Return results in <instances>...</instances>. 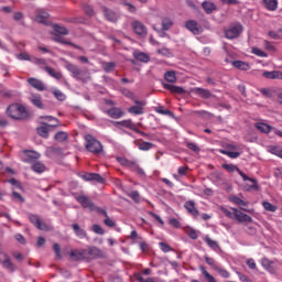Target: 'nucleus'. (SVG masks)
Wrapping results in <instances>:
<instances>
[{"label": "nucleus", "mask_w": 282, "mask_h": 282, "mask_svg": "<svg viewBox=\"0 0 282 282\" xmlns=\"http://www.w3.org/2000/svg\"><path fill=\"white\" fill-rule=\"evenodd\" d=\"M7 113L13 120H28L30 118V113L24 106L20 104H12L7 108Z\"/></svg>", "instance_id": "obj_1"}, {"label": "nucleus", "mask_w": 282, "mask_h": 282, "mask_svg": "<svg viewBox=\"0 0 282 282\" xmlns=\"http://www.w3.org/2000/svg\"><path fill=\"white\" fill-rule=\"evenodd\" d=\"M65 68L67 69V72H69L73 76V78H75V80H79L80 83H89V79L91 78L89 76V73L80 69L78 66L72 64V63H67Z\"/></svg>", "instance_id": "obj_2"}, {"label": "nucleus", "mask_w": 282, "mask_h": 282, "mask_svg": "<svg viewBox=\"0 0 282 282\" xmlns=\"http://www.w3.org/2000/svg\"><path fill=\"white\" fill-rule=\"evenodd\" d=\"M85 140L87 151L94 153V155H100V153L102 152V143L90 134H87L85 137Z\"/></svg>", "instance_id": "obj_3"}, {"label": "nucleus", "mask_w": 282, "mask_h": 282, "mask_svg": "<svg viewBox=\"0 0 282 282\" xmlns=\"http://www.w3.org/2000/svg\"><path fill=\"white\" fill-rule=\"evenodd\" d=\"M223 169H225V171H228V173H235V171L240 175V177H242L243 182H251L252 185H250V188H258L257 186V180L246 175V173H243L237 165H232V164H223Z\"/></svg>", "instance_id": "obj_4"}, {"label": "nucleus", "mask_w": 282, "mask_h": 282, "mask_svg": "<svg viewBox=\"0 0 282 282\" xmlns=\"http://www.w3.org/2000/svg\"><path fill=\"white\" fill-rule=\"evenodd\" d=\"M243 32V25L240 23L234 24L229 26L227 30H225V36L226 39H229L232 41V39H238V36Z\"/></svg>", "instance_id": "obj_5"}, {"label": "nucleus", "mask_w": 282, "mask_h": 282, "mask_svg": "<svg viewBox=\"0 0 282 282\" xmlns=\"http://www.w3.org/2000/svg\"><path fill=\"white\" fill-rule=\"evenodd\" d=\"M0 264L4 270H8V272H15L17 265L12 262V259H10V256L6 252H0Z\"/></svg>", "instance_id": "obj_6"}, {"label": "nucleus", "mask_w": 282, "mask_h": 282, "mask_svg": "<svg viewBox=\"0 0 282 282\" xmlns=\"http://www.w3.org/2000/svg\"><path fill=\"white\" fill-rule=\"evenodd\" d=\"M75 199L76 202H78V204H80V206H83L84 208H88L90 213H94V210H96V204H94V202H91L88 196L77 195L75 196Z\"/></svg>", "instance_id": "obj_7"}, {"label": "nucleus", "mask_w": 282, "mask_h": 282, "mask_svg": "<svg viewBox=\"0 0 282 282\" xmlns=\"http://www.w3.org/2000/svg\"><path fill=\"white\" fill-rule=\"evenodd\" d=\"M133 102L135 106L128 108V111L132 116H142V113H144V105H147V102L140 101L138 99H134Z\"/></svg>", "instance_id": "obj_8"}, {"label": "nucleus", "mask_w": 282, "mask_h": 282, "mask_svg": "<svg viewBox=\"0 0 282 282\" xmlns=\"http://www.w3.org/2000/svg\"><path fill=\"white\" fill-rule=\"evenodd\" d=\"M231 210L235 213L234 219H237L239 224H243L246 221L247 224H252V218L248 214H243L238 208L232 207Z\"/></svg>", "instance_id": "obj_9"}, {"label": "nucleus", "mask_w": 282, "mask_h": 282, "mask_svg": "<svg viewBox=\"0 0 282 282\" xmlns=\"http://www.w3.org/2000/svg\"><path fill=\"white\" fill-rule=\"evenodd\" d=\"M132 30L134 33L138 34V36H147L148 34V29H147V25H144V23L135 20L132 22Z\"/></svg>", "instance_id": "obj_10"}, {"label": "nucleus", "mask_w": 282, "mask_h": 282, "mask_svg": "<svg viewBox=\"0 0 282 282\" xmlns=\"http://www.w3.org/2000/svg\"><path fill=\"white\" fill-rule=\"evenodd\" d=\"M105 113L109 116V118H112V120H120V118H123L124 116V112L120 107H112L110 109H107Z\"/></svg>", "instance_id": "obj_11"}, {"label": "nucleus", "mask_w": 282, "mask_h": 282, "mask_svg": "<svg viewBox=\"0 0 282 282\" xmlns=\"http://www.w3.org/2000/svg\"><path fill=\"white\" fill-rule=\"evenodd\" d=\"M29 220H30L31 224H33V226H35V228H37L39 230H47V226L45 225V223H43V220H41V218L39 217V215H34V214L29 215Z\"/></svg>", "instance_id": "obj_12"}, {"label": "nucleus", "mask_w": 282, "mask_h": 282, "mask_svg": "<svg viewBox=\"0 0 282 282\" xmlns=\"http://www.w3.org/2000/svg\"><path fill=\"white\" fill-rule=\"evenodd\" d=\"M82 180H84V182H98V184L105 182V178L98 173H86L82 175Z\"/></svg>", "instance_id": "obj_13"}, {"label": "nucleus", "mask_w": 282, "mask_h": 282, "mask_svg": "<svg viewBox=\"0 0 282 282\" xmlns=\"http://www.w3.org/2000/svg\"><path fill=\"white\" fill-rule=\"evenodd\" d=\"M102 12L107 21H111L112 23H116L120 19V14L116 13V11H112L111 9L104 7Z\"/></svg>", "instance_id": "obj_14"}, {"label": "nucleus", "mask_w": 282, "mask_h": 282, "mask_svg": "<svg viewBox=\"0 0 282 282\" xmlns=\"http://www.w3.org/2000/svg\"><path fill=\"white\" fill-rule=\"evenodd\" d=\"M193 94H195L196 96H199V98H203L204 100H208L210 98H213V93H210V90L206 89V88H193Z\"/></svg>", "instance_id": "obj_15"}, {"label": "nucleus", "mask_w": 282, "mask_h": 282, "mask_svg": "<svg viewBox=\"0 0 282 282\" xmlns=\"http://www.w3.org/2000/svg\"><path fill=\"white\" fill-rule=\"evenodd\" d=\"M184 208L195 219H197V217H199V210L195 208V202H193V200L185 202Z\"/></svg>", "instance_id": "obj_16"}, {"label": "nucleus", "mask_w": 282, "mask_h": 282, "mask_svg": "<svg viewBox=\"0 0 282 282\" xmlns=\"http://www.w3.org/2000/svg\"><path fill=\"white\" fill-rule=\"evenodd\" d=\"M185 26L189 32H192V34H202V25H199L195 20L187 21Z\"/></svg>", "instance_id": "obj_17"}, {"label": "nucleus", "mask_w": 282, "mask_h": 282, "mask_svg": "<svg viewBox=\"0 0 282 282\" xmlns=\"http://www.w3.org/2000/svg\"><path fill=\"white\" fill-rule=\"evenodd\" d=\"M28 83L33 89H36L37 91H45V84L41 79H36L34 77H31L28 79Z\"/></svg>", "instance_id": "obj_18"}, {"label": "nucleus", "mask_w": 282, "mask_h": 282, "mask_svg": "<svg viewBox=\"0 0 282 282\" xmlns=\"http://www.w3.org/2000/svg\"><path fill=\"white\" fill-rule=\"evenodd\" d=\"M164 89H167L172 94H177L178 96H184L186 94V89L180 86H175L173 84H163Z\"/></svg>", "instance_id": "obj_19"}, {"label": "nucleus", "mask_w": 282, "mask_h": 282, "mask_svg": "<svg viewBox=\"0 0 282 282\" xmlns=\"http://www.w3.org/2000/svg\"><path fill=\"white\" fill-rule=\"evenodd\" d=\"M117 162L120 163L121 166H126V169H129L130 171H133V167L135 166V161H131L127 158L117 156Z\"/></svg>", "instance_id": "obj_20"}, {"label": "nucleus", "mask_w": 282, "mask_h": 282, "mask_svg": "<svg viewBox=\"0 0 282 282\" xmlns=\"http://www.w3.org/2000/svg\"><path fill=\"white\" fill-rule=\"evenodd\" d=\"M54 41H55L56 43H62V45H70V47H75V50H80V52H85V50H84L82 46L76 45V44H74V43L70 42V41H65V40H63V37H61V35H58V34H55V35H54Z\"/></svg>", "instance_id": "obj_21"}, {"label": "nucleus", "mask_w": 282, "mask_h": 282, "mask_svg": "<svg viewBox=\"0 0 282 282\" xmlns=\"http://www.w3.org/2000/svg\"><path fill=\"white\" fill-rule=\"evenodd\" d=\"M261 265H262V268H264V270H267V272L274 274V262L273 261H271L268 258H262Z\"/></svg>", "instance_id": "obj_22"}, {"label": "nucleus", "mask_w": 282, "mask_h": 282, "mask_svg": "<svg viewBox=\"0 0 282 282\" xmlns=\"http://www.w3.org/2000/svg\"><path fill=\"white\" fill-rule=\"evenodd\" d=\"M116 124H120V127H124L126 129H130V131H138V127H135V123L131 119H126L122 121H117Z\"/></svg>", "instance_id": "obj_23"}, {"label": "nucleus", "mask_w": 282, "mask_h": 282, "mask_svg": "<svg viewBox=\"0 0 282 282\" xmlns=\"http://www.w3.org/2000/svg\"><path fill=\"white\" fill-rule=\"evenodd\" d=\"M263 4L269 12H275L279 8V0H263Z\"/></svg>", "instance_id": "obj_24"}, {"label": "nucleus", "mask_w": 282, "mask_h": 282, "mask_svg": "<svg viewBox=\"0 0 282 282\" xmlns=\"http://www.w3.org/2000/svg\"><path fill=\"white\" fill-rule=\"evenodd\" d=\"M44 70L46 72V74H48V76L55 78V80H61V78H63V73L56 72L54 68L50 66H45Z\"/></svg>", "instance_id": "obj_25"}, {"label": "nucleus", "mask_w": 282, "mask_h": 282, "mask_svg": "<svg viewBox=\"0 0 282 282\" xmlns=\"http://www.w3.org/2000/svg\"><path fill=\"white\" fill-rule=\"evenodd\" d=\"M72 228H73L76 237H78V239H85V237H87V231H85V229L80 228V226L78 224H73Z\"/></svg>", "instance_id": "obj_26"}, {"label": "nucleus", "mask_w": 282, "mask_h": 282, "mask_svg": "<svg viewBox=\"0 0 282 282\" xmlns=\"http://www.w3.org/2000/svg\"><path fill=\"white\" fill-rule=\"evenodd\" d=\"M86 250H72L70 251V257L72 259H74L75 261H83V259H85V254H86Z\"/></svg>", "instance_id": "obj_27"}, {"label": "nucleus", "mask_w": 282, "mask_h": 282, "mask_svg": "<svg viewBox=\"0 0 282 282\" xmlns=\"http://www.w3.org/2000/svg\"><path fill=\"white\" fill-rule=\"evenodd\" d=\"M232 67H236V69H241L242 72H248L250 69V64L243 62V61H234L231 62Z\"/></svg>", "instance_id": "obj_28"}, {"label": "nucleus", "mask_w": 282, "mask_h": 282, "mask_svg": "<svg viewBox=\"0 0 282 282\" xmlns=\"http://www.w3.org/2000/svg\"><path fill=\"white\" fill-rule=\"evenodd\" d=\"M203 10H205L206 14H213L215 10H217V6L213 2L204 1L202 3Z\"/></svg>", "instance_id": "obj_29"}, {"label": "nucleus", "mask_w": 282, "mask_h": 282, "mask_svg": "<svg viewBox=\"0 0 282 282\" xmlns=\"http://www.w3.org/2000/svg\"><path fill=\"white\" fill-rule=\"evenodd\" d=\"M47 19H50V13L45 11H41L36 17V23H42L43 25H47Z\"/></svg>", "instance_id": "obj_30"}, {"label": "nucleus", "mask_w": 282, "mask_h": 282, "mask_svg": "<svg viewBox=\"0 0 282 282\" xmlns=\"http://www.w3.org/2000/svg\"><path fill=\"white\" fill-rule=\"evenodd\" d=\"M88 254L93 259H101L102 250L98 249L97 247H90L88 248Z\"/></svg>", "instance_id": "obj_31"}, {"label": "nucleus", "mask_w": 282, "mask_h": 282, "mask_svg": "<svg viewBox=\"0 0 282 282\" xmlns=\"http://www.w3.org/2000/svg\"><path fill=\"white\" fill-rule=\"evenodd\" d=\"M133 56L137 61H140L141 63H149L151 61V57H149L147 53L134 52Z\"/></svg>", "instance_id": "obj_32"}, {"label": "nucleus", "mask_w": 282, "mask_h": 282, "mask_svg": "<svg viewBox=\"0 0 282 282\" xmlns=\"http://www.w3.org/2000/svg\"><path fill=\"white\" fill-rule=\"evenodd\" d=\"M53 30L57 35L61 34L62 36H67V34H69V31L67 30V28L61 26L58 24H54Z\"/></svg>", "instance_id": "obj_33"}, {"label": "nucleus", "mask_w": 282, "mask_h": 282, "mask_svg": "<svg viewBox=\"0 0 282 282\" xmlns=\"http://www.w3.org/2000/svg\"><path fill=\"white\" fill-rule=\"evenodd\" d=\"M204 241H205V243H207V246L209 248H212V250H219V243L217 241L213 240L210 237L205 236Z\"/></svg>", "instance_id": "obj_34"}, {"label": "nucleus", "mask_w": 282, "mask_h": 282, "mask_svg": "<svg viewBox=\"0 0 282 282\" xmlns=\"http://www.w3.org/2000/svg\"><path fill=\"white\" fill-rule=\"evenodd\" d=\"M135 145L138 147L139 151H151L153 148V143L142 141L141 143L135 142Z\"/></svg>", "instance_id": "obj_35"}, {"label": "nucleus", "mask_w": 282, "mask_h": 282, "mask_svg": "<svg viewBox=\"0 0 282 282\" xmlns=\"http://www.w3.org/2000/svg\"><path fill=\"white\" fill-rule=\"evenodd\" d=\"M256 129H258V131H261L262 133H270V131H272V127L270 124L267 123H256Z\"/></svg>", "instance_id": "obj_36"}, {"label": "nucleus", "mask_w": 282, "mask_h": 282, "mask_svg": "<svg viewBox=\"0 0 282 282\" xmlns=\"http://www.w3.org/2000/svg\"><path fill=\"white\" fill-rule=\"evenodd\" d=\"M24 154L26 155V158H29V160H25V162H32V160H39V158H41V154H39V152L30 150H25Z\"/></svg>", "instance_id": "obj_37"}, {"label": "nucleus", "mask_w": 282, "mask_h": 282, "mask_svg": "<svg viewBox=\"0 0 282 282\" xmlns=\"http://www.w3.org/2000/svg\"><path fill=\"white\" fill-rule=\"evenodd\" d=\"M31 102L37 107V109H43V101L41 100V95H32Z\"/></svg>", "instance_id": "obj_38"}, {"label": "nucleus", "mask_w": 282, "mask_h": 282, "mask_svg": "<svg viewBox=\"0 0 282 282\" xmlns=\"http://www.w3.org/2000/svg\"><path fill=\"white\" fill-rule=\"evenodd\" d=\"M229 202H232L236 206H248V203L235 195L229 196Z\"/></svg>", "instance_id": "obj_39"}, {"label": "nucleus", "mask_w": 282, "mask_h": 282, "mask_svg": "<svg viewBox=\"0 0 282 282\" xmlns=\"http://www.w3.org/2000/svg\"><path fill=\"white\" fill-rule=\"evenodd\" d=\"M156 113H161L162 116H169L170 118H174L173 111L169 109H164V107L160 106L155 108Z\"/></svg>", "instance_id": "obj_40"}, {"label": "nucleus", "mask_w": 282, "mask_h": 282, "mask_svg": "<svg viewBox=\"0 0 282 282\" xmlns=\"http://www.w3.org/2000/svg\"><path fill=\"white\" fill-rule=\"evenodd\" d=\"M37 133L41 135V138H50V129L47 126H41L37 128Z\"/></svg>", "instance_id": "obj_41"}, {"label": "nucleus", "mask_w": 282, "mask_h": 282, "mask_svg": "<svg viewBox=\"0 0 282 282\" xmlns=\"http://www.w3.org/2000/svg\"><path fill=\"white\" fill-rule=\"evenodd\" d=\"M164 78L167 83H176L177 82V77L175 76V72H173V70H167L164 74Z\"/></svg>", "instance_id": "obj_42"}, {"label": "nucleus", "mask_w": 282, "mask_h": 282, "mask_svg": "<svg viewBox=\"0 0 282 282\" xmlns=\"http://www.w3.org/2000/svg\"><path fill=\"white\" fill-rule=\"evenodd\" d=\"M32 171H34V173H45V164L41 162H35L32 165Z\"/></svg>", "instance_id": "obj_43"}, {"label": "nucleus", "mask_w": 282, "mask_h": 282, "mask_svg": "<svg viewBox=\"0 0 282 282\" xmlns=\"http://www.w3.org/2000/svg\"><path fill=\"white\" fill-rule=\"evenodd\" d=\"M220 153L223 155H227L228 158H231V160H237V158H239V155H241V153L232 152L230 150H220Z\"/></svg>", "instance_id": "obj_44"}, {"label": "nucleus", "mask_w": 282, "mask_h": 282, "mask_svg": "<svg viewBox=\"0 0 282 282\" xmlns=\"http://www.w3.org/2000/svg\"><path fill=\"white\" fill-rule=\"evenodd\" d=\"M200 272L205 276L206 281H208V282H218L217 280H215V276H213L210 273H208L206 268L200 267Z\"/></svg>", "instance_id": "obj_45"}, {"label": "nucleus", "mask_w": 282, "mask_h": 282, "mask_svg": "<svg viewBox=\"0 0 282 282\" xmlns=\"http://www.w3.org/2000/svg\"><path fill=\"white\" fill-rule=\"evenodd\" d=\"M171 28H173V20L170 18H164L162 20V30L167 31L171 30Z\"/></svg>", "instance_id": "obj_46"}, {"label": "nucleus", "mask_w": 282, "mask_h": 282, "mask_svg": "<svg viewBox=\"0 0 282 282\" xmlns=\"http://www.w3.org/2000/svg\"><path fill=\"white\" fill-rule=\"evenodd\" d=\"M185 147H187V149H189V151H193L194 153H199V151H202L197 143H193L191 141H186Z\"/></svg>", "instance_id": "obj_47"}, {"label": "nucleus", "mask_w": 282, "mask_h": 282, "mask_svg": "<svg viewBox=\"0 0 282 282\" xmlns=\"http://www.w3.org/2000/svg\"><path fill=\"white\" fill-rule=\"evenodd\" d=\"M55 140L57 142H65V140H67L68 135L67 132L65 131H59L54 135Z\"/></svg>", "instance_id": "obj_48"}, {"label": "nucleus", "mask_w": 282, "mask_h": 282, "mask_svg": "<svg viewBox=\"0 0 282 282\" xmlns=\"http://www.w3.org/2000/svg\"><path fill=\"white\" fill-rule=\"evenodd\" d=\"M121 94L126 96V98H129V100H135V94L128 88H121Z\"/></svg>", "instance_id": "obj_49"}, {"label": "nucleus", "mask_w": 282, "mask_h": 282, "mask_svg": "<svg viewBox=\"0 0 282 282\" xmlns=\"http://www.w3.org/2000/svg\"><path fill=\"white\" fill-rule=\"evenodd\" d=\"M214 270H216V272H218V274H220L223 276V279L230 278V272H228V270H226V269H221L219 267H214Z\"/></svg>", "instance_id": "obj_50"}, {"label": "nucleus", "mask_w": 282, "mask_h": 282, "mask_svg": "<svg viewBox=\"0 0 282 282\" xmlns=\"http://www.w3.org/2000/svg\"><path fill=\"white\" fill-rule=\"evenodd\" d=\"M262 206L264 210L269 213H276V206L272 205L270 202H262Z\"/></svg>", "instance_id": "obj_51"}, {"label": "nucleus", "mask_w": 282, "mask_h": 282, "mask_svg": "<svg viewBox=\"0 0 282 282\" xmlns=\"http://www.w3.org/2000/svg\"><path fill=\"white\" fill-rule=\"evenodd\" d=\"M134 279L139 282H156L153 278H147L142 276V273H134Z\"/></svg>", "instance_id": "obj_52"}, {"label": "nucleus", "mask_w": 282, "mask_h": 282, "mask_svg": "<svg viewBox=\"0 0 282 282\" xmlns=\"http://www.w3.org/2000/svg\"><path fill=\"white\" fill-rule=\"evenodd\" d=\"M263 76H264V78H269L271 80H274L275 78H279V72H276V70L264 72Z\"/></svg>", "instance_id": "obj_53"}, {"label": "nucleus", "mask_w": 282, "mask_h": 282, "mask_svg": "<svg viewBox=\"0 0 282 282\" xmlns=\"http://www.w3.org/2000/svg\"><path fill=\"white\" fill-rule=\"evenodd\" d=\"M113 69H116V63L107 62L104 64V72H106L107 74H109V72H113Z\"/></svg>", "instance_id": "obj_54"}, {"label": "nucleus", "mask_w": 282, "mask_h": 282, "mask_svg": "<svg viewBox=\"0 0 282 282\" xmlns=\"http://www.w3.org/2000/svg\"><path fill=\"white\" fill-rule=\"evenodd\" d=\"M185 232L187 235V237H189V239H197L199 236L197 235V231L193 228H186Z\"/></svg>", "instance_id": "obj_55"}, {"label": "nucleus", "mask_w": 282, "mask_h": 282, "mask_svg": "<svg viewBox=\"0 0 282 282\" xmlns=\"http://www.w3.org/2000/svg\"><path fill=\"white\" fill-rule=\"evenodd\" d=\"M132 172L140 175V177H144L147 175V173L144 172V169L140 167V165H138V163L134 164Z\"/></svg>", "instance_id": "obj_56"}, {"label": "nucleus", "mask_w": 282, "mask_h": 282, "mask_svg": "<svg viewBox=\"0 0 282 282\" xmlns=\"http://www.w3.org/2000/svg\"><path fill=\"white\" fill-rule=\"evenodd\" d=\"M252 54H256V56H260L261 58H268V53L261 51L258 47L252 48Z\"/></svg>", "instance_id": "obj_57"}, {"label": "nucleus", "mask_w": 282, "mask_h": 282, "mask_svg": "<svg viewBox=\"0 0 282 282\" xmlns=\"http://www.w3.org/2000/svg\"><path fill=\"white\" fill-rule=\"evenodd\" d=\"M221 213H224V215H226V217H228L229 219H235V212H230L228 208L226 207H220Z\"/></svg>", "instance_id": "obj_58"}, {"label": "nucleus", "mask_w": 282, "mask_h": 282, "mask_svg": "<svg viewBox=\"0 0 282 282\" xmlns=\"http://www.w3.org/2000/svg\"><path fill=\"white\" fill-rule=\"evenodd\" d=\"M83 10L88 17H94V8L89 4H83Z\"/></svg>", "instance_id": "obj_59"}, {"label": "nucleus", "mask_w": 282, "mask_h": 282, "mask_svg": "<svg viewBox=\"0 0 282 282\" xmlns=\"http://www.w3.org/2000/svg\"><path fill=\"white\" fill-rule=\"evenodd\" d=\"M53 96H55V98L57 100H59L61 102H63V100H65V98H66L65 94H63V91H61V90H54Z\"/></svg>", "instance_id": "obj_60"}, {"label": "nucleus", "mask_w": 282, "mask_h": 282, "mask_svg": "<svg viewBox=\"0 0 282 282\" xmlns=\"http://www.w3.org/2000/svg\"><path fill=\"white\" fill-rule=\"evenodd\" d=\"M93 231L96 235H105V229H102V227H100V225H93Z\"/></svg>", "instance_id": "obj_61"}, {"label": "nucleus", "mask_w": 282, "mask_h": 282, "mask_svg": "<svg viewBox=\"0 0 282 282\" xmlns=\"http://www.w3.org/2000/svg\"><path fill=\"white\" fill-rule=\"evenodd\" d=\"M129 197L133 199V202H140V193H138V191L130 192Z\"/></svg>", "instance_id": "obj_62"}, {"label": "nucleus", "mask_w": 282, "mask_h": 282, "mask_svg": "<svg viewBox=\"0 0 282 282\" xmlns=\"http://www.w3.org/2000/svg\"><path fill=\"white\" fill-rule=\"evenodd\" d=\"M170 226H172L173 228H180L182 226V224L180 223V220H177V218H171L169 220Z\"/></svg>", "instance_id": "obj_63"}, {"label": "nucleus", "mask_w": 282, "mask_h": 282, "mask_svg": "<svg viewBox=\"0 0 282 282\" xmlns=\"http://www.w3.org/2000/svg\"><path fill=\"white\" fill-rule=\"evenodd\" d=\"M105 226H108V228L116 227V221L109 218V216H106V219L104 220Z\"/></svg>", "instance_id": "obj_64"}]
</instances>
